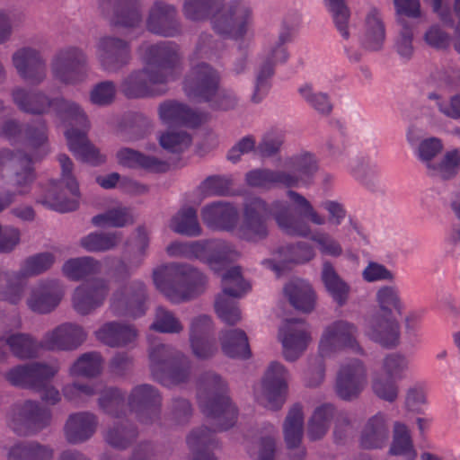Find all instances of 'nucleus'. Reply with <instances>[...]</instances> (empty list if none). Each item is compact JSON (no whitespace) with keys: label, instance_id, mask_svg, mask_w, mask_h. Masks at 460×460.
<instances>
[{"label":"nucleus","instance_id":"obj_24","mask_svg":"<svg viewBox=\"0 0 460 460\" xmlns=\"http://www.w3.org/2000/svg\"><path fill=\"white\" fill-rule=\"evenodd\" d=\"M282 336L283 355L286 360L296 361L305 350L310 336L307 326L302 318L286 319L279 329Z\"/></svg>","mask_w":460,"mask_h":460},{"label":"nucleus","instance_id":"obj_36","mask_svg":"<svg viewBox=\"0 0 460 460\" xmlns=\"http://www.w3.org/2000/svg\"><path fill=\"white\" fill-rule=\"evenodd\" d=\"M385 40V26L381 12L371 6L365 17L364 33L360 39L361 47L367 51H379Z\"/></svg>","mask_w":460,"mask_h":460},{"label":"nucleus","instance_id":"obj_46","mask_svg":"<svg viewBox=\"0 0 460 460\" xmlns=\"http://www.w3.org/2000/svg\"><path fill=\"white\" fill-rule=\"evenodd\" d=\"M283 433L288 449L299 447L304 434V414L301 404L295 403L289 409L283 423Z\"/></svg>","mask_w":460,"mask_h":460},{"label":"nucleus","instance_id":"obj_5","mask_svg":"<svg viewBox=\"0 0 460 460\" xmlns=\"http://www.w3.org/2000/svg\"><path fill=\"white\" fill-rule=\"evenodd\" d=\"M150 372L155 381L164 386L186 383L190 376V363L180 351L168 344L158 343L149 352Z\"/></svg>","mask_w":460,"mask_h":460},{"label":"nucleus","instance_id":"obj_6","mask_svg":"<svg viewBox=\"0 0 460 460\" xmlns=\"http://www.w3.org/2000/svg\"><path fill=\"white\" fill-rule=\"evenodd\" d=\"M58 372L57 366L32 362L10 369L6 378L14 386L40 392V399L44 402L56 405L61 401V395L49 382Z\"/></svg>","mask_w":460,"mask_h":460},{"label":"nucleus","instance_id":"obj_8","mask_svg":"<svg viewBox=\"0 0 460 460\" xmlns=\"http://www.w3.org/2000/svg\"><path fill=\"white\" fill-rule=\"evenodd\" d=\"M142 61L153 82L166 85L179 77L181 56L172 41H160L143 48Z\"/></svg>","mask_w":460,"mask_h":460},{"label":"nucleus","instance_id":"obj_39","mask_svg":"<svg viewBox=\"0 0 460 460\" xmlns=\"http://www.w3.org/2000/svg\"><path fill=\"white\" fill-rule=\"evenodd\" d=\"M116 158L119 164L131 169H143L151 172H164L168 169L167 163L129 147L118 150Z\"/></svg>","mask_w":460,"mask_h":460},{"label":"nucleus","instance_id":"obj_4","mask_svg":"<svg viewBox=\"0 0 460 460\" xmlns=\"http://www.w3.org/2000/svg\"><path fill=\"white\" fill-rule=\"evenodd\" d=\"M166 252L170 256L199 260L208 264L215 272L225 269L238 255L230 243L220 239L204 242H174L167 246Z\"/></svg>","mask_w":460,"mask_h":460},{"label":"nucleus","instance_id":"obj_7","mask_svg":"<svg viewBox=\"0 0 460 460\" xmlns=\"http://www.w3.org/2000/svg\"><path fill=\"white\" fill-rule=\"evenodd\" d=\"M292 40L288 28H284L279 34L278 40L266 49L258 59L254 71V85L251 95V102L260 103L269 93L271 88V79L275 74V66L288 61L289 54L286 44Z\"/></svg>","mask_w":460,"mask_h":460},{"label":"nucleus","instance_id":"obj_22","mask_svg":"<svg viewBox=\"0 0 460 460\" xmlns=\"http://www.w3.org/2000/svg\"><path fill=\"white\" fill-rule=\"evenodd\" d=\"M100 9L116 26L136 28L143 21L140 0H100Z\"/></svg>","mask_w":460,"mask_h":460},{"label":"nucleus","instance_id":"obj_15","mask_svg":"<svg viewBox=\"0 0 460 460\" xmlns=\"http://www.w3.org/2000/svg\"><path fill=\"white\" fill-rule=\"evenodd\" d=\"M221 76L219 72L208 63L192 66L183 80L185 94L198 102H206L216 93Z\"/></svg>","mask_w":460,"mask_h":460},{"label":"nucleus","instance_id":"obj_21","mask_svg":"<svg viewBox=\"0 0 460 460\" xmlns=\"http://www.w3.org/2000/svg\"><path fill=\"white\" fill-rule=\"evenodd\" d=\"M367 385V369L363 362L354 358L342 365L336 380V393L344 401L357 399Z\"/></svg>","mask_w":460,"mask_h":460},{"label":"nucleus","instance_id":"obj_63","mask_svg":"<svg viewBox=\"0 0 460 460\" xmlns=\"http://www.w3.org/2000/svg\"><path fill=\"white\" fill-rule=\"evenodd\" d=\"M11 352L18 358L26 359L37 357L39 346L26 333H13L8 337Z\"/></svg>","mask_w":460,"mask_h":460},{"label":"nucleus","instance_id":"obj_47","mask_svg":"<svg viewBox=\"0 0 460 460\" xmlns=\"http://www.w3.org/2000/svg\"><path fill=\"white\" fill-rule=\"evenodd\" d=\"M138 437L137 426L128 420H120L110 427L105 434V441L117 449H126Z\"/></svg>","mask_w":460,"mask_h":460},{"label":"nucleus","instance_id":"obj_59","mask_svg":"<svg viewBox=\"0 0 460 460\" xmlns=\"http://www.w3.org/2000/svg\"><path fill=\"white\" fill-rule=\"evenodd\" d=\"M400 29L394 40V49L401 58L409 60L413 54V28L415 24L404 17L396 18Z\"/></svg>","mask_w":460,"mask_h":460},{"label":"nucleus","instance_id":"obj_55","mask_svg":"<svg viewBox=\"0 0 460 460\" xmlns=\"http://www.w3.org/2000/svg\"><path fill=\"white\" fill-rule=\"evenodd\" d=\"M8 177L13 186L21 189L18 190L19 194L23 195L27 193V188L36 178L32 158L29 155L23 153L19 159V163H16Z\"/></svg>","mask_w":460,"mask_h":460},{"label":"nucleus","instance_id":"obj_2","mask_svg":"<svg viewBox=\"0 0 460 460\" xmlns=\"http://www.w3.org/2000/svg\"><path fill=\"white\" fill-rule=\"evenodd\" d=\"M319 170L315 155L308 151H303L290 156L284 161L283 169H255L246 173V181L252 187L289 189L288 197L296 205L299 214L308 218L316 226H323L326 219L320 216L311 203L300 193L292 188L308 187Z\"/></svg>","mask_w":460,"mask_h":460},{"label":"nucleus","instance_id":"obj_51","mask_svg":"<svg viewBox=\"0 0 460 460\" xmlns=\"http://www.w3.org/2000/svg\"><path fill=\"white\" fill-rule=\"evenodd\" d=\"M121 240V232H92L82 237L79 243L88 252H105L115 249Z\"/></svg>","mask_w":460,"mask_h":460},{"label":"nucleus","instance_id":"obj_37","mask_svg":"<svg viewBox=\"0 0 460 460\" xmlns=\"http://www.w3.org/2000/svg\"><path fill=\"white\" fill-rule=\"evenodd\" d=\"M65 136L69 150L77 159L94 166L104 163L105 156L102 155L99 150L90 143L84 130L68 128Z\"/></svg>","mask_w":460,"mask_h":460},{"label":"nucleus","instance_id":"obj_48","mask_svg":"<svg viewBox=\"0 0 460 460\" xmlns=\"http://www.w3.org/2000/svg\"><path fill=\"white\" fill-rule=\"evenodd\" d=\"M322 280L327 292L337 305H344L348 301L349 286L339 276L330 261H325L323 264Z\"/></svg>","mask_w":460,"mask_h":460},{"label":"nucleus","instance_id":"obj_16","mask_svg":"<svg viewBox=\"0 0 460 460\" xmlns=\"http://www.w3.org/2000/svg\"><path fill=\"white\" fill-rule=\"evenodd\" d=\"M129 410L143 424H153L160 419L163 397L159 390L150 384L135 385L128 395Z\"/></svg>","mask_w":460,"mask_h":460},{"label":"nucleus","instance_id":"obj_13","mask_svg":"<svg viewBox=\"0 0 460 460\" xmlns=\"http://www.w3.org/2000/svg\"><path fill=\"white\" fill-rule=\"evenodd\" d=\"M358 326L347 320H336L327 325L322 334L319 350L322 356L329 355L336 349H349L352 352L364 355L358 337Z\"/></svg>","mask_w":460,"mask_h":460},{"label":"nucleus","instance_id":"obj_26","mask_svg":"<svg viewBox=\"0 0 460 460\" xmlns=\"http://www.w3.org/2000/svg\"><path fill=\"white\" fill-rule=\"evenodd\" d=\"M62 296L61 286L58 280H41L31 288L26 304L34 313L49 314L58 305Z\"/></svg>","mask_w":460,"mask_h":460},{"label":"nucleus","instance_id":"obj_44","mask_svg":"<svg viewBox=\"0 0 460 460\" xmlns=\"http://www.w3.org/2000/svg\"><path fill=\"white\" fill-rule=\"evenodd\" d=\"M96 335L98 340L110 347H122L136 339L137 331L131 325L111 322L102 325L97 331Z\"/></svg>","mask_w":460,"mask_h":460},{"label":"nucleus","instance_id":"obj_19","mask_svg":"<svg viewBox=\"0 0 460 460\" xmlns=\"http://www.w3.org/2000/svg\"><path fill=\"white\" fill-rule=\"evenodd\" d=\"M96 56L103 70L118 72L131 60L130 44L119 37L103 36L97 42Z\"/></svg>","mask_w":460,"mask_h":460},{"label":"nucleus","instance_id":"obj_40","mask_svg":"<svg viewBox=\"0 0 460 460\" xmlns=\"http://www.w3.org/2000/svg\"><path fill=\"white\" fill-rule=\"evenodd\" d=\"M80 194L73 196L65 183L60 181H54L48 190L47 193L37 200V203L43 205L45 208L61 212L74 211L78 208V199Z\"/></svg>","mask_w":460,"mask_h":460},{"label":"nucleus","instance_id":"obj_25","mask_svg":"<svg viewBox=\"0 0 460 460\" xmlns=\"http://www.w3.org/2000/svg\"><path fill=\"white\" fill-rule=\"evenodd\" d=\"M387 315L373 314L367 321L365 335L384 348L393 349L400 343V324L398 321Z\"/></svg>","mask_w":460,"mask_h":460},{"label":"nucleus","instance_id":"obj_52","mask_svg":"<svg viewBox=\"0 0 460 460\" xmlns=\"http://www.w3.org/2000/svg\"><path fill=\"white\" fill-rule=\"evenodd\" d=\"M334 413L335 408L330 403L322 404L314 410L307 424V436L310 440L316 441L325 436Z\"/></svg>","mask_w":460,"mask_h":460},{"label":"nucleus","instance_id":"obj_11","mask_svg":"<svg viewBox=\"0 0 460 460\" xmlns=\"http://www.w3.org/2000/svg\"><path fill=\"white\" fill-rule=\"evenodd\" d=\"M252 23V10L240 0H234L211 20L214 31L223 37L240 40L247 33Z\"/></svg>","mask_w":460,"mask_h":460},{"label":"nucleus","instance_id":"obj_49","mask_svg":"<svg viewBox=\"0 0 460 460\" xmlns=\"http://www.w3.org/2000/svg\"><path fill=\"white\" fill-rule=\"evenodd\" d=\"M138 239L140 243L139 253L133 256L128 262L119 259L111 269V276L115 282H122L128 279L134 272L142 265L148 240L142 229H138Z\"/></svg>","mask_w":460,"mask_h":460},{"label":"nucleus","instance_id":"obj_31","mask_svg":"<svg viewBox=\"0 0 460 460\" xmlns=\"http://www.w3.org/2000/svg\"><path fill=\"white\" fill-rule=\"evenodd\" d=\"M203 222L212 229L232 231L234 229L238 213L235 208L226 202H213L201 211Z\"/></svg>","mask_w":460,"mask_h":460},{"label":"nucleus","instance_id":"obj_45","mask_svg":"<svg viewBox=\"0 0 460 460\" xmlns=\"http://www.w3.org/2000/svg\"><path fill=\"white\" fill-rule=\"evenodd\" d=\"M22 144L36 151L35 159H41L48 152V126L46 120L38 119L23 125Z\"/></svg>","mask_w":460,"mask_h":460},{"label":"nucleus","instance_id":"obj_29","mask_svg":"<svg viewBox=\"0 0 460 460\" xmlns=\"http://www.w3.org/2000/svg\"><path fill=\"white\" fill-rule=\"evenodd\" d=\"M13 64L18 74L32 84H40L46 77V65L38 50L23 48L13 55Z\"/></svg>","mask_w":460,"mask_h":460},{"label":"nucleus","instance_id":"obj_12","mask_svg":"<svg viewBox=\"0 0 460 460\" xmlns=\"http://www.w3.org/2000/svg\"><path fill=\"white\" fill-rule=\"evenodd\" d=\"M149 302L146 284L139 280L125 284L117 288L110 299V308L117 316L140 317L147 310Z\"/></svg>","mask_w":460,"mask_h":460},{"label":"nucleus","instance_id":"obj_62","mask_svg":"<svg viewBox=\"0 0 460 460\" xmlns=\"http://www.w3.org/2000/svg\"><path fill=\"white\" fill-rule=\"evenodd\" d=\"M389 453L394 456H404L407 460H414L416 452L413 449L409 430L404 424L394 423V438Z\"/></svg>","mask_w":460,"mask_h":460},{"label":"nucleus","instance_id":"obj_56","mask_svg":"<svg viewBox=\"0 0 460 460\" xmlns=\"http://www.w3.org/2000/svg\"><path fill=\"white\" fill-rule=\"evenodd\" d=\"M55 261V255L49 252L29 256L22 261L15 277L29 278L42 274L53 266Z\"/></svg>","mask_w":460,"mask_h":460},{"label":"nucleus","instance_id":"obj_20","mask_svg":"<svg viewBox=\"0 0 460 460\" xmlns=\"http://www.w3.org/2000/svg\"><path fill=\"white\" fill-rule=\"evenodd\" d=\"M288 371L286 367L273 361L270 364L262 380V402L265 407L277 411L286 401Z\"/></svg>","mask_w":460,"mask_h":460},{"label":"nucleus","instance_id":"obj_38","mask_svg":"<svg viewBox=\"0 0 460 460\" xmlns=\"http://www.w3.org/2000/svg\"><path fill=\"white\" fill-rule=\"evenodd\" d=\"M55 450L38 440H20L6 448L7 460H53Z\"/></svg>","mask_w":460,"mask_h":460},{"label":"nucleus","instance_id":"obj_30","mask_svg":"<svg viewBox=\"0 0 460 460\" xmlns=\"http://www.w3.org/2000/svg\"><path fill=\"white\" fill-rule=\"evenodd\" d=\"M98 418L90 411H79L68 415L64 428L66 440L72 445L89 440L96 432Z\"/></svg>","mask_w":460,"mask_h":460},{"label":"nucleus","instance_id":"obj_50","mask_svg":"<svg viewBox=\"0 0 460 460\" xmlns=\"http://www.w3.org/2000/svg\"><path fill=\"white\" fill-rule=\"evenodd\" d=\"M100 270L101 262L91 256L69 259L62 266L63 274L74 281L98 274Z\"/></svg>","mask_w":460,"mask_h":460},{"label":"nucleus","instance_id":"obj_10","mask_svg":"<svg viewBox=\"0 0 460 460\" xmlns=\"http://www.w3.org/2000/svg\"><path fill=\"white\" fill-rule=\"evenodd\" d=\"M250 288L238 266L228 269L222 275V293L216 298L215 310L225 323L235 325L241 321V310L235 298L243 296Z\"/></svg>","mask_w":460,"mask_h":460},{"label":"nucleus","instance_id":"obj_42","mask_svg":"<svg viewBox=\"0 0 460 460\" xmlns=\"http://www.w3.org/2000/svg\"><path fill=\"white\" fill-rule=\"evenodd\" d=\"M51 110L55 112L63 123L71 126L82 128V130L89 127V121L86 114L80 105L71 100L64 97L52 98Z\"/></svg>","mask_w":460,"mask_h":460},{"label":"nucleus","instance_id":"obj_34","mask_svg":"<svg viewBox=\"0 0 460 460\" xmlns=\"http://www.w3.org/2000/svg\"><path fill=\"white\" fill-rule=\"evenodd\" d=\"M12 99L17 108L24 113L44 115L51 110L52 98L40 91L17 87L12 91Z\"/></svg>","mask_w":460,"mask_h":460},{"label":"nucleus","instance_id":"obj_54","mask_svg":"<svg viewBox=\"0 0 460 460\" xmlns=\"http://www.w3.org/2000/svg\"><path fill=\"white\" fill-rule=\"evenodd\" d=\"M335 29L343 40L350 38V10L345 0H323Z\"/></svg>","mask_w":460,"mask_h":460},{"label":"nucleus","instance_id":"obj_28","mask_svg":"<svg viewBox=\"0 0 460 460\" xmlns=\"http://www.w3.org/2000/svg\"><path fill=\"white\" fill-rule=\"evenodd\" d=\"M314 255V251L310 243L298 242L295 244L279 247L274 253V258L265 260L262 263L271 268L279 276L282 271L289 269L291 264L308 262Z\"/></svg>","mask_w":460,"mask_h":460},{"label":"nucleus","instance_id":"obj_14","mask_svg":"<svg viewBox=\"0 0 460 460\" xmlns=\"http://www.w3.org/2000/svg\"><path fill=\"white\" fill-rule=\"evenodd\" d=\"M88 70L87 56L76 47L58 51L51 64L54 77L65 84H75L84 81Z\"/></svg>","mask_w":460,"mask_h":460},{"label":"nucleus","instance_id":"obj_43","mask_svg":"<svg viewBox=\"0 0 460 460\" xmlns=\"http://www.w3.org/2000/svg\"><path fill=\"white\" fill-rule=\"evenodd\" d=\"M285 296L290 305L303 313H310L314 308L315 295L308 282L296 279L284 287Z\"/></svg>","mask_w":460,"mask_h":460},{"label":"nucleus","instance_id":"obj_53","mask_svg":"<svg viewBox=\"0 0 460 460\" xmlns=\"http://www.w3.org/2000/svg\"><path fill=\"white\" fill-rule=\"evenodd\" d=\"M223 5L224 0H184L182 12L187 19L199 22L208 19Z\"/></svg>","mask_w":460,"mask_h":460},{"label":"nucleus","instance_id":"obj_60","mask_svg":"<svg viewBox=\"0 0 460 460\" xmlns=\"http://www.w3.org/2000/svg\"><path fill=\"white\" fill-rule=\"evenodd\" d=\"M285 143L283 131L278 128H270L262 134L256 145V155L261 158H271L278 155Z\"/></svg>","mask_w":460,"mask_h":460},{"label":"nucleus","instance_id":"obj_23","mask_svg":"<svg viewBox=\"0 0 460 460\" xmlns=\"http://www.w3.org/2000/svg\"><path fill=\"white\" fill-rule=\"evenodd\" d=\"M109 292V280L103 278L87 280L74 292V308L80 314H88L103 305Z\"/></svg>","mask_w":460,"mask_h":460},{"label":"nucleus","instance_id":"obj_1","mask_svg":"<svg viewBox=\"0 0 460 460\" xmlns=\"http://www.w3.org/2000/svg\"><path fill=\"white\" fill-rule=\"evenodd\" d=\"M197 399L203 414L212 420L213 430L207 427L193 429L187 437V444L193 451V460H216L206 449L215 445V432L227 430L234 425L237 410L228 396L226 383L212 371L199 376Z\"/></svg>","mask_w":460,"mask_h":460},{"label":"nucleus","instance_id":"obj_17","mask_svg":"<svg viewBox=\"0 0 460 460\" xmlns=\"http://www.w3.org/2000/svg\"><path fill=\"white\" fill-rule=\"evenodd\" d=\"M146 28L148 32L163 38L181 35L182 29L176 5L164 0L154 1L148 9Z\"/></svg>","mask_w":460,"mask_h":460},{"label":"nucleus","instance_id":"obj_41","mask_svg":"<svg viewBox=\"0 0 460 460\" xmlns=\"http://www.w3.org/2000/svg\"><path fill=\"white\" fill-rule=\"evenodd\" d=\"M219 341L223 353L231 358H249L252 355L248 337L241 329L221 331Z\"/></svg>","mask_w":460,"mask_h":460},{"label":"nucleus","instance_id":"obj_57","mask_svg":"<svg viewBox=\"0 0 460 460\" xmlns=\"http://www.w3.org/2000/svg\"><path fill=\"white\" fill-rule=\"evenodd\" d=\"M98 404L106 414L121 418L125 414V394L116 387L107 388L101 393Z\"/></svg>","mask_w":460,"mask_h":460},{"label":"nucleus","instance_id":"obj_27","mask_svg":"<svg viewBox=\"0 0 460 460\" xmlns=\"http://www.w3.org/2000/svg\"><path fill=\"white\" fill-rule=\"evenodd\" d=\"M86 339L83 328L74 323H64L47 332L40 346L47 350H73Z\"/></svg>","mask_w":460,"mask_h":460},{"label":"nucleus","instance_id":"obj_64","mask_svg":"<svg viewBox=\"0 0 460 460\" xmlns=\"http://www.w3.org/2000/svg\"><path fill=\"white\" fill-rule=\"evenodd\" d=\"M351 172L368 190L376 191L380 188L381 181L376 167L368 161L358 159L355 164L351 165Z\"/></svg>","mask_w":460,"mask_h":460},{"label":"nucleus","instance_id":"obj_32","mask_svg":"<svg viewBox=\"0 0 460 460\" xmlns=\"http://www.w3.org/2000/svg\"><path fill=\"white\" fill-rule=\"evenodd\" d=\"M389 420L386 415L377 412L367 420L360 435V445L365 449L384 447L389 439Z\"/></svg>","mask_w":460,"mask_h":460},{"label":"nucleus","instance_id":"obj_3","mask_svg":"<svg viewBox=\"0 0 460 460\" xmlns=\"http://www.w3.org/2000/svg\"><path fill=\"white\" fill-rule=\"evenodd\" d=\"M270 216L288 235L307 237L311 234L309 225L295 217L286 201L275 200L269 205L261 198L248 197L244 200L241 223L237 228L239 238L250 243L266 239Z\"/></svg>","mask_w":460,"mask_h":460},{"label":"nucleus","instance_id":"obj_35","mask_svg":"<svg viewBox=\"0 0 460 460\" xmlns=\"http://www.w3.org/2000/svg\"><path fill=\"white\" fill-rule=\"evenodd\" d=\"M147 68L144 66L142 69L132 71L121 82V93L127 98H143L155 94H163L166 90L156 92L153 86L162 85L161 83L153 82L150 79Z\"/></svg>","mask_w":460,"mask_h":460},{"label":"nucleus","instance_id":"obj_33","mask_svg":"<svg viewBox=\"0 0 460 460\" xmlns=\"http://www.w3.org/2000/svg\"><path fill=\"white\" fill-rule=\"evenodd\" d=\"M160 119L168 125L196 128L202 123L200 115L187 104L176 101H165L159 105Z\"/></svg>","mask_w":460,"mask_h":460},{"label":"nucleus","instance_id":"obj_18","mask_svg":"<svg viewBox=\"0 0 460 460\" xmlns=\"http://www.w3.org/2000/svg\"><path fill=\"white\" fill-rule=\"evenodd\" d=\"M189 264L170 263L153 272L155 287L172 302L186 300Z\"/></svg>","mask_w":460,"mask_h":460},{"label":"nucleus","instance_id":"obj_58","mask_svg":"<svg viewBox=\"0 0 460 460\" xmlns=\"http://www.w3.org/2000/svg\"><path fill=\"white\" fill-rule=\"evenodd\" d=\"M171 227L175 233L186 236H199L201 234L197 211L191 207L179 211L172 217Z\"/></svg>","mask_w":460,"mask_h":460},{"label":"nucleus","instance_id":"obj_9","mask_svg":"<svg viewBox=\"0 0 460 460\" xmlns=\"http://www.w3.org/2000/svg\"><path fill=\"white\" fill-rule=\"evenodd\" d=\"M52 410L35 400L14 404L6 416L9 429L19 437H33L51 426Z\"/></svg>","mask_w":460,"mask_h":460},{"label":"nucleus","instance_id":"obj_61","mask_svg":"<svg viewBox=\"0 0 460 460\" xmlns=\"http://www.w3.org/2000/svg\"><path fill=\"white\" fill-rule=\"evenodd\" d=\"M298 93L303 100L319 114L328 116L332 111L333 105L329 94L315 91L312 84H305L300 86Z\"/></svg>","mask_w":460,"mask_h":460}]
</instances>
